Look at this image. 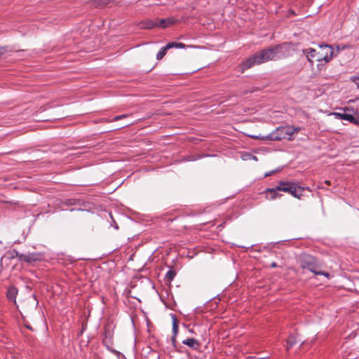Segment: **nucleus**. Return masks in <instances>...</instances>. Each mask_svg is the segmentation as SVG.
Masks as SVG:
<instances>
[{"instance_id":"18","label":"nucleus","mask_w":359,"mask_h":359,"mask_svg":"<svg viewBox=\"0 0 359 359\" xmlns=\"http://www.w3.org/2000/svg\"><path fill=\"white\" fill-rule=\"evenodd\" d=\"M177 332H178V325H177V319L175 317H172V332H173V336L174 337H175L177 334Z\"/></svg>"},{"instance_id":"9","label":"nucleus","mask_w":359,"mask_h":359,"mask_svg":"<svg viewBox=\"0 0 359 359\" xmlns=\"http://www.w3.org/2000/svg\"><path fill=\"white\" fill-rule=\"evenodd\" d=\"M252 138L255 140H278L281 139V137L276 135L275 132L271 133V134L265 136L261 135H250Z\"/></svg>"},{"instance_id":"12","label":"nucleus","mask_w":359,"mask_h":359,"mask_svg":"<svg viewBox=\"0 0 359 359\" xmlns=\"http://www.w3.org/2000/svg\"><path fill=\"white\" fill-rule=\"evenodd\" d=\"M182 344L187 345L188 346L193 348H196L199 345L198 341L194 338L184 339L182 341Z\"/></svg>"},{"instance_id":"22","label":"nucleus","mask_w":359,"mask_h":359,"mask_svg":"<svg viewBox=\"0 0 359 359\" xmlns=\"http://www.w3.org/2000/svg\"><path fill=\"white\" fill-rule=\"evenodd\" d=\"M126 114L121 115V116H116V117L114 118V121H118V120H119V119H121V118H124V117H126Z\"/></svg>"},{"instance_id":"8","label":"nucleus","mask_w":359,"mask_h":359,"mask_svg":"<svg viewBox=\"0 0 359 359\" xmlns=\"http://www.w3.org/2000/svg\"><path fill=\"white\" fill-rule=\"evenodd\" d=\"M19 258L20 260H23L26 262H33L39 260L40 259V255L36 253L28 254V255H22L20 254L19 255Z\"/></svg>"},{"instance_id":"13","label":"nucleus","mask_w":359,"mask_h":359,"mask_svg":"<svg viewBox=\"0 0 359 359\" xmlns=\"http://www.w3.org/2000/svg\"><path fill=\"white\" fill-rule=\"evenodd\" d=\"M278 191H282L281 190L277 189V186L273 189H267L266 192L270 194V196H267V198L271 200H273L276 198L280 194H278Z\"/></svg>"},{"instance_id":"14","label":"nucleus","mask_w":359,"mask_h":359,"mask_svg":"<svg viewBox=\"0 0 359 359\" xmlns=\"http://www.w3.org/2000/svg\"><path fill=\"white\" fill-rule=\"evenodd\" d=\"M169 48H167V45L162 47L156 55V59L158 60H161L165 56V55L166 54V51Z\"/></svg>"},{"instance_id":"23","label":"nucleus","mask_w":359,"mask_h":359,"mask_svg":"<svg viewBox=\"0 0 359 359\" xmlns=\"http://www.w3.org/2000/svg\"><path fill=\"white\" fill-rule=\"evenodd\" d=\"M276 266H277V264H276L275 262H273V263L271 264V266H272V267H273V268H274V267H276Z\"/></svg>"},{"instance_id":"7","label":"nucleus","mask_w":359,"mask_h":359,"mask_svg":"<svg viewBox=\"0 0 359 359\" xmlns=\"http://www.w3.org/2000/svg\"><path fill=\"white\" fill-rule=\"evenodd\" d=\"M259 58L258 56L256 54H255L252 57H249L245 61L243 62V64L241 66V71L243 72L246 69H249L251 67H252L255 65H259L260 62H258Z\"/></svg>"},{"instance_id":"10","label":"nucleus","mask_w":359,"mask_h":359,"mask_svg":"<svg viewBox=\"0 0 359 359\" xmlns=\"http://www.w3.org/2000/svg\"><path fill=\"white\" fill-rule=\"evenodd\" d=\"M176 21L177 20L172 17L161 19L158 21V27L162 28H166L170 25L175 24Z\"/></svg>"},{"instance_id":"6","label":"nucleus","mask_w":359,"mask_h":359,"mask_svg":"<svg viewBox=\"0 0 359 359\" xmlns=\"http://www.w3.org/2000/svg\"><path fill=\"white\" fill-rule=\"evenodd\" d=\"M331 114L337 119L345 120L350 123L359 126V120L355 118L351 114L340 112H333Z\"/></svg>"},{"instance_id":"24","label":"nucleus","mask_w":359,"mask_h":359,"mask_svg":"<svg viewBox=\"0 0 359 359\" xmlns=\"http://www.w3.org/2000/svg\"><path fill=\"white\" fill-rule=\"evenodd\" d=\"M269 173H266V174L265 175V176H266H266H269Z\"/></svg>"},{"instance_id":"21","label":"nucleus","mask_w":359,"mask_h":359,"mask_svg":"<svg viewBox=\"0 0 359 359\" xmlns=\"http://www.w3.org/2000/svg\"><path fill=\"white\" fill-rule=\"evenodd\" d=\"M351 81L356 85L357 88H359V76H353Z\"/></svg>"},{"instance_id":"4","label":"nucleus","mask_w":359,"mask_h":359,"mask_svg":"<svg viewBox=\"0 0 359 359\" xmlns=\"http://www.w3.org/2000/svg\"><path fill=\"white\" fill-rule=\"evenodd\" d=\"M280 50V48L279 46H275L257 53L259 58L258 62L262 64L263 62H266L267 61L275 59Z\"/></svg>"},{"instance_id":"19","label":"nucleus","mask_w":359,"mask_h":359,"mask_svg":"<svg viewBox=\"0 0 359 359\" xmlns=\"http://www.w3.org/2000/svg\"><path fill=\"white\" fill-rule=\"evenodd\" d=\"M158 27V22H152L151 20L146 22V25L144 26L147 29H151L155 27Z\"/></svg>"},{"instance_id":"17","label":"nucleus","mask_w":359,"mask_h":359,"mask_svg":"<svg viewBox=\"0 0 359 359\" xmlns=\"http://www.w3.org/2000/svg\"><path fill=\"white\" fill-rule=\"evenodd\" d=\"M241 158L244 161H248V160H251V159L255 160V161H257V157L255 156H253V155H252V154H250V153H248V152L242 154Z\"/></svg>"},{"instance_id":"1","label":"nucleus","mask_w":359,"mask_h":359,"mask_svg":"<svg viewBox=\"0 0 359 359\" xmlns=\"http://www.w3.org/2000/svg\"><path fill=\"white\" fill-rule=\"evenodd\" d=\"M333 53L332 47L325 44L319 46L318 50L313 48L303 50V53L311 65H313L314 60L318 62L325 61V63H327L332 58Z\"/></svg>"},{"instance_id":"16","label":"nucleus","mask_w":359,"mask_h":359,"mask_svg":"<svg viewBox=\"0 0 359 359\" xmlns=\"http://www.w3.org/2000/svg\"><path fill=\"white\" fill-rule=\"evenodd\" d=\"M184 47L185 45L182 43L171 42L167 44V48L169 49L172 48H184Z\"/></svg>"},{"instance_id":"15","label":"nucleus","mask_w":359,"mask_h":359,"mask_svg":"<svg viewBox=\"0 0 359 359\" xmlns=\"http://www.w3.org/2000/svg\"><path fill=\"white\" fill-rule=\"evenodd\" d=\"M296 339H295V337L293 336V335H290L289 336V337L287 338V346H286V348L287 350H288L290 348H291L294 344H296Z\"/></svg>"},{"instance_id":"11","label":"nucleus","mask_w":359,"mask_h":359,"mask_svg":"<svg viewBox=\"0 0 359 359\" xmlns=\"http://www.w3.org/2000/svg\"><path fill=\"white\" fill-rule=\"evenodd\" d=\"M18 290L14 286H10L7 291V297L11 301L15 302Z\"/></svg>"},{"instance_id":"3","label":"nucleus","mask_w":359,"mask_h":359,"mask_svg":"<svg viewBox=\"0 0 359 359\" xmlns=\"http://www.w3.org/2000/svg\"><path fill=\"white\" fill-rule=\"evenodd\" d=\"M278 190L290 194L295 198H300L304 191L303 188L292 182L280 181L277 186Z\"/></svg>"},{"instance_id":"5","label":"nucleus","mask_w":359,"mask_h":359,"mask_svg":"<svg viewBox=\"0 0 359 359\" xmlns=\"http://www.w3.org/2000/svg\"><path fill=\"white\" fill-rule=\"evenodd\" d=\"M299 130V128H295L294 126H285L280 128H277L275 132L276 135L281 137V139L283 137L281 135H285L288 136V139L292 140V137L297 133Z\"/></svg>"},{"instance_id":"20","label":"nucleus","mask_w":359,"mask_h":359,"mask_svg":"<svg viewBox=\"0 0 359 359\" xmlns=\"http://www.w3.org/2000/svg\"><path fill=\"white\" fill-rule=\"evenodd\" d=\"M175 276V273L174 271H172V270H169L165 275V278L169 281H171L174 278Z\"/></svg>"},{"instance_id":"2","label":"nucleus","mask_w":359,"mask_h":359,"mask_svg":"<svg viewBox=\"0 0 359 359\" xmlns=\"http://www.w3.org/2000/svg\"><path fill=\"white\" fill-rule=\"evenodd\" d=\"M300 264L303 269H307L316 275H323L327 278L330 277L328 273L318 270V266L316 263V259L313 256L309 255H302L300 259Z\"/></svg>"}]
</instances>
